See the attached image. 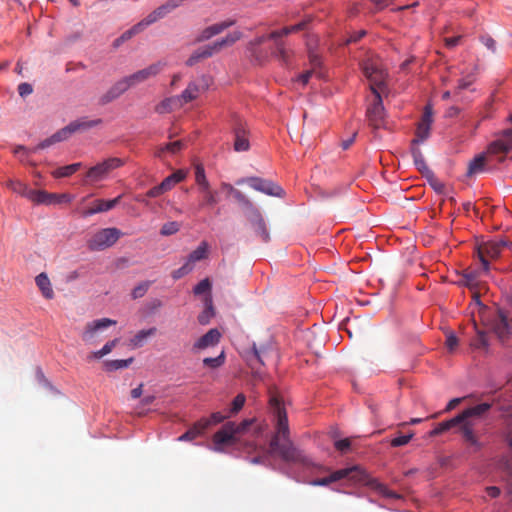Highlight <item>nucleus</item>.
I'll list each match as a JSON object with an SVG mask.
<instances>
[{
    "mask_svg": "<svg viewBox=\"0 0 512 512\" xmlns=\"http://www.w3.org/2000/svg\"><path fill=\"white\" fill-rule=\"evenodd\" d=\"M248 220L253 226L256 235L263 241L268 242L270 240L269 232L266 227V223L258 209L248 214Z\"/></svg>",
    "mask_w": 512,
    "mask_h": 512,
    "instance_id": "19",
    "label": "nucleus"
},
{
    "mask_svg": "<svg viewBox=\"0 0 512 512\" xmlns=\"http://www.w3.org/2000/svg\"><path fill=\"white\" fill-rule=\"evenodd\" d=\"M493 330L501 340H504L509 335L510 327L508 319L503 313H499L498 318L493 326Z\"/></svg>",
    "mask_w": 512,
    "mask_h": 512,
    "instance_id": "30",
    "label": "nucleus"
},
{
    "mask_svg": "<svg viewBox=\"0 0 512 512\" xmlns=\"http://www.w3.org/2000/svg\"><path fill=\"white\" fill-rule=\"evenodd\" d=\"M505 246L504 241H488L478 246L477 253L485 271L489 270V259L498 258Z\"/></svg>",
    "mask_w": 512,
    "mask_h": 512,
    "instance_id": "12",
    "label": "nucleus"
},
{
    "mask_svg": "<svg viewBox=\"0 0 512 512\" xmlns=\"http://www.w3.org/2000/svg\"><path fill=\"white\" fill-rule=\"evenodd\" d=\"M266 356V350L263 348L258 349L253 345L252 351L247 354L246 361L252 370L257 369L258 364H264L263 358Z\"/></svg>",
    "mask_w": 512,
    "mask_h": 512,
    "instance_id": "29",
    "label": "nucleus"
},
{
    "mask_svg": "<svg viewBox=\"0 0 512 512\" xmlns=\"http://www.w3.org/2000/svg\"><path fill=\"white\" fill-rule=\"evenodd\" d=\"M221 339V333L218 329L213 328L210 329L207 333H205L203 336H201L194 344H193V351L197 352L200 350H204L209 347L216 346Z\"/></svg>",
    "mask_w": 512,
    "mask_h": 512,
    "instance_id": "20",
    "label": "nucleus"
},
{
    "mask_svg": "<svg viewBox=\"0 0 512 512\" xmlns=\"http://www.w3.org/2000/svg\"><path fill=\"white\" fill-rule=\"evenodd\" d=\"M102 123L101 119L89 120L87 118H81L69 123L70 129L73 133L86 131L93 127H96Z\"/></svg>",
    "mask_w": 512,
    "mask_h": 512,
    "instance_id": "27",
    "label": "nucleus"
},
{
    "mask_svg": "<svg viewBox=\"0 0 512 512\" xmlns=\"http://www.w3.org/2000/svg\"><path fill=\"white\" fill-rule=\"evenodd\" d=\"M180 230V224L176 221L167 222L162 225L160 233L163 236H170Z\"/></svg>",
    "mask_w": 512,
    "mask_h": 512,
    "instance_id": "52",
    "label": "nucleus"
},
{
    "mask_svg": "<svg viewBox=\"0 0 512 512\" xmlns=\"http://www.w3.org/2000/svg\"><path fill=\"white\" fill-rule=\"evenodd\" d=\"M208 253V244L206 242H202L194 251H192L187 259V262H190L194 266V263L197 261H201L207 257Z\"/></svg>",
    "mask_w": 512,
    "mask_h": 512,
    "instance_id": "40",
    "label": "nucleus"
},
{
    "mask_svg": "<svg viewBox=\"0 0 512 512\" xmlns=\"http://www.w3.org/2000/svg\"><path fill=\"white\" fill-rule=\"evenodd\" d=\"M33 92L32 85L26 82L19 84L18 93L21 97H26Z\"/></svg>",
    "mask_w": 512,
    "mask_h": 512,
    "instance_id": "64",
    "label": "nucleus"
},
{
    "mask_svg": "<svg viewBox=\"0 0 512 512\" xmlns=\"http://www.w3.org/2000/svg\"><path fill=\"white\" fill-rule=\"evenodd\" d=\"M227 418L226 415H223L220 412H214L211 414L210 418H203L200 421H209V426L212 424H218L223 422Z\"/></svg>",
    "mask_w": 512,
    "mask_h": 512,
    "instance_id": "60",
    "label": "nucleus"
},
{
    "mask_svg": "<svg viewBox=\"0 0 512 512\" xmlns=\"http://www.w3.org/2000/svg\"><path fill=\"white\" fill-rule=\"evenodd\" d=\"M176 106H179L176 97L166 98L156 106V112L168 113Z\"/></svg>",
    "mask_w": 512,
    "mask_h": 512,
    "instance_id": "44",
    "label": "nucleus"
},
{
    "mask_svg": "<svg viewBox=\"0 0 512 512\" xmlns=\"http://www.w3.org/2000/svg\"><path fill=\"white\" fill-rule=\"evenodd\" d=\"M186 177V172L183 170H177L176 172L172 173L168 177H166L162 182V186L165 190V192L170 191L177 183H180L183 181Z\"/></svg>",
    "mask_w": 512,
    "mask_h": 512,
    "instance_id": "36",
    "label": "nucleus"
},
{
    "mask_svg": "<svg viewBox=\"0 0 512 512\" xmlns=\"http://www.w3.org/2000/svg\"><path fill=\"white\" fill-rule=\"evenodd\" d=\"M275 49L273 55L285 66L290 64L293 51L286 47L285 42L282 40H273Z\"/></svg>",
    "mask_w": 512,
    "mask_h": 512,
    "instance_id": "24",
    "label": "nucleus"
},
{
    "mask_svg": "<svg viewBox=\"0 0 512 512\" xmlns=\"http://www.w3.org/2000/svg\"><path fill=\"white\" fill-rule=\"evenodd\" d=\"M151 285L150 281H143L139 283L137 286L134 287V289L131 292V297L133 299H139L142 298L148 291L149 287Z\"/></svg>",
    "mask_w": 512,
    "mask_h": 512,
    "instance_id": "49",
    "label": "nucleus"
},
{
    "mask_svg": "<svg viewBox=\"0 0 512 512\" xmlns=\"http://www.w3.org/2000/svg\"><path fill=\"white\" fill-rule=\"evenodd\" d=\"M204 310L198 316V322L201 325H207L214 317V307L211 295L204 298Z\"/></svg>",
    "mask_w": 512,
    "mask_h": 512,
    "instance_id": "34",
    "label": "nucleus"
},
{
    "mask_svg": "<svg viewBox=\"0 0 512 512\" xmlns=\"http://www.w3.org/2000/svg\"><path fill=\"white\" fill-rule=\"evenodd\" d=\"M124 165V160L118 157H110L92 166L86 172V179L95 183L104 180L115 169Z\"/></svg>",
    "mask_w": 512,
    "mask_h": 512,
    "instance_id": "5",
    "label": "nucleus"
},
{
    "mask_svg": "<svg viewBox=\"0 0 512 512\" xmlns=\"http://www.w3.org/2000/svg\"><path fill=\"white\" fill-rule=\"evenodd\" d=\"M512 149V129L504 130L488 147L490 154H506Z\"/></svg>",
    "mask_w": 512,
    "mask_h": 512,
    "instance_id": "17",
    "label": "nucleus"
},
{
    "mask_svg": "<svg viewBox=\"0 0 512 512\" xmlns=\"http://www.w3.org/2000/svg\"><path fill=\"white\" fill-rule=\"evenodd\" d=\"M233 198L248 212V214L255 211L257 208L254 206V204L240 191L235 190L231 194Z\"/></svg>",
    "mask_w": 512,
    "mask_h": 512,
    "instance_id": "41",
    "label": "nucleus"
},
{
    "mask_svg": "<svg viewBox=\"0 0 512 512\" xmlns=\"http://www.w3.org/2000/svg\"><path fill=\"white\" fill-rule=\"evenodd\" d=\"M195 295L207 294L206 296L211 295V282L208 278L201 280L193 289Z\"/></svg>",
    "mask_w": 512,
    "mask_h": 512,
    "instance_id": "50",
    "label": "nucleus"
},
{
    "mask_svg": "<svg viewBox=\"0 0 512 512\" xmlns=\"http://www.w3.org/2000/svg\"><path fill=\"white\" fill-rule=\"evenodd\" d=\"M133 361V358L124 359V360H110L106 361L104 363L105 368L107 371H115L123 368H127L131 362Z\"/></svg>",
    "mask_w": 512,
    "mask_h": 512,
    "instance_id": "45",
    "label": "nucleus"
},
{
    "mask_svg": "<svg viewBox=\"0 0 512 512\" xmlns=\"http://www.w3.org/2000/svg\"><path fill=\"white\" fill-rule=\"evenodd\" d=\"M375 95L374 103L367 109V118L369 125L374 129H379L384 123V107L380 92L373 88Z\"/></svg>",
    "mask_w": 512,
    "mask_h": 512,
    "instance_id": "13",
    "label": "nucleus"
},
{
    "mask_svg": "<svg viewBox=\"0 0 512 512\" xmlns=\"http://www.w3.org/2000/svg\"><path fill=\"white\" fill-rule=\"evenodd\" d=\"M433 123V110L431 105H426L420 122L416 129V138L412 140V145H416L426 140L430 135L431 124Z\"/></svg>",
    "mask_w": 512,
    "mask_h": 512,
    "instance_id": "15",
    "label": "nucleus"
},
{
    "mask_svg": "<svg viewBox=\"0 0 512 512\" xmlns=\"http://www.w3.org/2000/svg\"><path fill=\"white\" fill-rule=\"evenodd\" d=\"M163 67L164 65L161 62L153 63L150 66L129 75L131 78L130 80H132V84L136 86L158 75L162 71Z\"/></svg>",
    "mask_w": 512,
    "mask_h": 512,
    "instance_id": "18",
    "label": "nucleus"
},
{
    "mask_svg": "<svg viewBox=\"0 0 512 512\" xmlns=\"http://www.w3.org/2000/svg\"><path fill=\"white\" fill-rule=\"evenodd\" d=\"M269 405L274 418V434L270 441L272 453L278 454L287 463L309 466L310 459L290 439L286 410L277 395H271Z\"/></svg>",
    "mask_w": 512,
    "mask_h": 512,
    "instance_id": "1",
    "label": "nucleus"
},
{
    "mask_svg": "<svg viewBox=\"0 0 512 512\" xmlns=\"http://www.w3.org/2000/svg\"><path fill=\"white\" fill-rule=\"evenodd\" d=\"M32 197V202L36 204H60V203H69L72 201L73 197L70 194H56V193H48L43 190H35V193H30Z\"/></svg>",
    "mask_w": 512,
    "mask_h": 512,
    "instance_id": "16",
    "label": "nucleus"
},
{
    "mask_svg": "<svg viewBox=\"0 0 512 512\" xmlns=\"http://www.w3.org/2000/svg\"><path fill=\"white\" fill-rule=\"evenodd\" d=\"M361 470L358 466H353L350 468H344L337 470L331 473L328 477L315 479L311 482L313 486H327L332 482H336L345 478L360 481L361 480Z\"/></svg>",
    "mask_w": 512,
    "mask_h": 512,
    "instance_id": "11",
    "label": "nucleus"
},
{
    "mask_svg": "<svg viewBox=\"0 0 512 512\" xmlns=\"http://www.w3.org/2000/svg\"><path fill=\"white\" fill-rule=\"evenodd\" d=\"M424 177H426V179L428 180L430 186L439 194L443 193L444 192V189H445V185L440 181L438 180L433 171H430V173H427L426 175H424Z\"/></svg>",
    "mask_w": 512,
    "mask_h": 512,
    "instance_id": "51",
    "label": "nucleus"
},
{
    "mask_svg": "<svg viewBox=\"0 0 512 512\" xmlns=\"http://www.w3.org/2000/svg\"><path fill=\"white\" fill-rule=\"evenodd\" d=\"M243 183H247L252 189L269 196H284V190L282 189V187L268 179H263L260 177H248L245 179H239L236 182L237 185H241Z\"/></svg>",
    "mask_w": 512,
    "mask_h": 512,
    "instance_id": "8",
    "label": "nucleus"
},
{
    "mask_svg": "<svg viewBox=\"0 0 512 512\" xmlns=\"http://www.w3.org/2000/svg\"><path fill=\"white\" fill-rule=\"evenodd\" d=\"M209 427V421H198L184 434L178 437V441H192L201 435Z\"/></svg>",
    "mask_w": 512,
    "mask_h": 512,
    "instance_id": "25",
    "label": "nucleus"
},
{
    "mask_svg": "<svg viewBox=\"0 0 512 512\" xmlns=\"http://www.w3.org/2000/svg\"><path fill=\"white\" fill-rule=\"evenodd\" d=\"M235 23H236L235 20L228 19V20L213 24V25L209 26V28L212 32V35L216 36V35L222 33L224 30L228 29L229 27L235 25Z\"/></svg>",
    "mask_w": 512,
    "mask_h": 512,
    "instance_id": "48",
    "label": "nucleus"
},
{
    "mask_svg": "<svg viewBox=\"0 0 512 512\" xmlns=\"http://www.w3.org/2000/svg\"><path fill=\"white\" fill-rule=\"evenodd\" d=\"M459 283L471 290H474L477 286V274L475 272H465Z\"/></svg>",
    "mask_w": 512,
    "mask_h": 512,
    "instance_id": "47",
    "label": "nucleus"
},
{
    "mask_svg": "<svg viewBox=\"0 0 512 512\" xmlns=\"http://www.w3.org/2000/svg\"><path fill=\"white\" fill-rule=\"evenodd\" d=\"M246 401V397L244 394H238L234 400L232 401V406L230 409L231 414L238 413L244 406Z\"/></svg>",
    "mask_w": 512,
    "mask_h": 512,
    "instance_id": "56",
    "label": "nucleus"
},
{
    "mask_svg": "<svg viewBox=\"0 0 512 512\" xmlns=\"http://www.w3.org/2000/svg\"><path fill=\"white\" fill-rule=\"evenodd\" d=\"M195 182L198 186L199 192L202 194V201L199 204V209L215 206L218 203L217 192L211 189L202 164L195 165Z\"/></svg>",
    "mask_w": 512,
    "mask_h": 512,
    "instance_id": "4",
    "label": "nucleus"
},
{
    "mask_svg": "<svg viewBox=\"0 0 512 512\" xmlns=\"http://www.w3.org/2000/svg\"><path fill=\"white\" fill-rule=\"evenodd\" d=\"M309 21H310L309 19H306V20L299 22L298 24L284 27L281 30L273 31L270 34H268V38L271 40H281L280 38L283 36H287L291 33H296V32L305 30L307 28Z\"/></svg>",
    "mask_w": 512,
    "mask_h": 512,
    "instance_id": "23",
    "label": "nucleus"
},
{
    "mask_svg": "<svg viewBox=\"0 0 512 512\" xmlns=\"http://www.w3.org/2000/svg\"><path fill=\"white\" fill-rule=\"evenodd\" d=\"M184 148V142L181 140L170 142L162 147H159L156 151V156L162 158L165 153L175 155Z\"/></svg>",
    "mask_w": 512,
    "mask_h": 512,
    "instance_id": "38",
    "label": "nucleus"
},
{
    "mask_svg": "<svg viewBox=\"0 0 512 512\" xmlns=\"http://www.w3.org/2000/svg\"><path fill=\"white\" fill-rule=\"evenodd\" d=\"M492 406V403L483 402L469 407L457 415L460 418V433L463 439L470 445L480 447V443L474 433V419L483 418Z\"/></svg>",
    "mask_w": 512,
    "mask_h": 512,
    "instance_id": "2",
    "label": "nucleus"
},
{
    "mask_svg": "<svg viewBox=\"0 0 512 512\" xmlns=\"http://www.w3.org/2000/svg\"><path fill=\"white\" fill-rule=\"evenodd\" d=\"M72 134H73V132L70 129V126L68 124L64 128L58 130L53 135H54V138L57 140V142H62L64 140L68 139Z\"/></svg>",
    "mask_w": 512,
    "mask_h": 512,
    "instance_id": "57",
    "label": "nucleus"
},
{
    "mask_svg": "<svg viewBox=\"0 0 512 512\" xmlns=\"http://www.w3.org/2000/svg\"><path fill=\"white\" fill-rule=\"evenodd\" d=\"M215 53L218 52L217 49L215 48L214 42L212 44L202 46L191 54V56L186 61V65L193 66L200 60L209 58L213 56Z\"/></svg>",
    "mask_w": 512,
    "mask_h": 512,
    "instance_id": "21",
    "label": "nucleus"
},
{
    "mask_svg": "<svg viewBox=\"0 0 512 512\" xmlns=\"http://www.w3.org/2000/svg\"><path fill=\"white\" fill-rule=\"evenodd\" d=\"M455 427H457L460 431V418H458V416L439 423L433 430L429 432V435L431 437L438 436Z\"/></svg>",
    "mask_w": 512,
    "mask_h": 512,
    "instance_id": "32",
    "label": "nucleus"
},
{
    "mask_svg": "<svg viewBox=\"0 0 512 512\" xmlns=\"http://www.w3.org/2000/svg\"><path fill=\"white\" fill-rule=\"evenodd\" d=\"M144 29H145V27L143 26V24L140 21L137 24H135L134 26H132L130 29L125 31L120 36L121 40H123L125 42V41L131 39L133 36H135V35L139 34L140 32H142Z\"/></svg>",
    "mask_w": 512,
    "mask_h": 512,
    "instance_id": "53",
    "label": "nucleus"
},
{
    "mask_svg": "<svg viewBox=\"0 0 512 512\" xmlns=\"http://www.w3.org/2000/svg\"><path fill=\"white\" fill-rule=\"evenodd\" d=\"M166 193L162 184L160 183L159 185L157 186H154L152 187L151 189H149L145 196L146 197H149V198H156V197H159L160 195Z\"/></svg>",
    "mask_w": 512,
    "mask_h": 512,
    "instance_id": "63",
    "label": "nucleus"
},
{
    "mask_svg": "<svg viewBox=\"0 0 512 512\" xmlns=\"http://www.w3.org/2000/svg\"><path fill=\"white\" fill-rule=\"evenodd\" d=\"M35 282L42 295L46 299H52L54 297V291L48 275L44 272L36 276Z\"/></svg>",
    "mask_w": 512,
    "mask_h": 512,
    "instance_id": "26",
    "label": "nucleus"
},
{
    "mask_svg": "<svg viewBox=\"0 0 512 512\" xmlns=\"http://www.w3.org/2000/svg\"><path fill=\"white\" fill-rule=\"evenodd\" d=\"M7 187H9L15 193H18L32 201V197L30 196V193H35V190L30 189L24 183H22L20 181H15V180H9L7 182Z\"/></svg>",
    "mask_w": 512,
    "mask_h": 512,
    "instance_id": "39",
    "label": "nucleus"
},
{
    "mask_svg": "<svg viewBox=\"0 0 512 512\" xmlns=\"http://www.w3.org/2000/svg\"><path fill=\"white\" fill-rule=\"evenodd\" d=\"M362 71L365 77L370 82V88L373 92V88L380 92L382 86L385 83L386 72L373 60H366L361 64Z\"/></svg>",
    "mask_w": 512,
    "mask_h": 512,
    "instance_id": "10",
    "label": "nucleus"
},
{
    "mask_svg": "<svg viewBox=\"0 0 512 512\" xmlns=\"http://www.w3.org/2000/svg\"><path fill=\"white\" fill-rule=\"evenodd\" d=\"M413 437H414L413 432H410L406 435L399 434L397 437H394L390 441V444L392 447H401V446L408 444Z\"/></svg>",
    "mask_w": 512,
    "mask_h": 512,
    "instance_id": "54",
    "label": "nucleus"
},
{
    "mask_svg": "<svg viewBox=\"0 0 512 512\" xmlns=\"http://www.w3.org/2000/svg\"><path fill=\"white\" fill-rule=\"evenodd\" d=\"M118 339L107 342L100 350L92 352L89 358L100 359L103 356L109 354L113 348L117 345Z\"/></svg>",
    "mask_w": 512,
    "mask_h": 512,
    "instance_id": "46",
    "label": "nucleus"
},
{
    "mask_svg": "<svg viewBox=\"0 0 512 512\" xmlns=\"http://www.w3.org/2000/svg\"><path fill=\"white\" fill-rule=\"evenodd\" d=\"M130 79L131 78L128 75L126 77H123L116 83H114L110 87V89L100 97L99 103L101 105H106V104L112 102L113 100L117 99L118 97H120L123 93H125L131 87H134V85L132 84V80H130Z\"/></svg>",
    "mask_w": 512,
    "mask_h": 512,
    "instance_id": "14",
    "label": "nucleus"
},
{
    "mask_svg": "<svg viewBox=\"0 0 512 512\" xmlns=\"http://www.w3.org/2000/svg\"><path fill=\"white\" fill-rule=\"evenodd\" d=\"M231 131L234 136L233 147L236 152H245L250 148L247 123L238 116L233 117Z\"/></svg>",
    "mask_w": 512,
    "mask_h": 512,
    "instance_id": "7",
    "label": "nucleus"
},
{
    "mask_svg": "<svg viewBox=\"0 0 512 512\" xmlns=\"http://www.w3.org/2000/svg\"><path fill=\"white\" fill-rule=\"evenodd\" d=\"M270 40L268 38V35H263L255 38L249 43V50L251 51L252 55L255 54V50L258 46L262 45L265 41Z\"/></svg>",
    "mask_w": 512,
    "mask_h": 512,
    "instance_id": "62",
    "label": "nucleus"
},
{
    "mask_svg": "<svg viewBox=\"0 0 512 512\" xmlns=\"http://www.w3.org/2000/svg\"><path fill=\"white\" fill-rule=\"evenodd\" d=\"M485 166V156L484 155H478L473 160L470 161L467 175L472 176L479 172H482Z\"/></svg>",
    "mask_w": 512,
    "mask_h": 512,
    "instance_id": "42",
    "label": "nucleus"
},
{
    "mask_svg": "<svg viewBox=\"0 0 512 512\" xmlns=\"http://www.w3.org/2000/svg\"><path fill=\"white\" fill-rule=\"evenodd\" d=\"M116 323L115 320L110 318H101L88 322L81 333V339L86 344H94L98 341L104 329L116 325Z\"/></svg>",
    "mask_w": 512,
    "mask_h": 512,
    "instance_id": "9",
    "label": "nucleus"
},
{
    "mask_svg": "<svg viewBox=\"0 0 512 512\" xmlns=\"http://www.w3.org/2000/svg\"><path fill=\"white\" fill-rule=\"evenodd\" d=\"M243 34L240 31H234L228 34L226 37L214 42L217 52L221 51L225 47L232 46L238 40L242 38Z\"/></svg>",
    "mask_w": 512,
    "mask_h": 512,
    "instance_id": "37",
    "label": "nucleus"
},
{
    "mask_svg": "<svg viewBox=\"0 0 512 512\" xmlns=\"http://www.w3.org/2000/svg\"><path fill=\"white\" fill-rule=\"evenodd\" d=\"M376 490L383 496L385 497H388V498H400V495L397 494L396 492L394 491H391L390 489H388L387 486H385L384 484H381V483H377L376 486H375Z\"/></svg>",
    "mask_w": 512,
    "mask_h": 512,
    "instance_id": "58",
    "label": "nucleus"
},
{
    "mask_svg": "<svg viewBox=\"0 0 512 512\" xmlns=\"http://www.w3.org/2000/svg\"><path fill=\"white\" fill-rule=\"evenodd\" d=\"M121 196L112 200L98 199L93 203V206L85 212V215H93L96 213L106 212L113 209L120 201Z\"/></svg>",
    "mask_w": 512,
    "mask_h": 512,
    "instance_id": "22",
    "label": "nucleus"
},
{
    "mask_svg": "<svg viewBox=\"0 0 512 512\" xmlns=\"http://www.w3.org/2000/svg\"><path fill=\"white\" fill-rule=\"evenodd\" d=\"M226 359L225 352L222 351L217 357H206L203 359V365L211 369H217L224 365Z\"/></svg>",
    "mask_w": 512,
    "mask_h": 512,
    "instance_id": "43",
    "label": "nucleus"
},
{
    "mask_svg": "<svg viewBox=\"0 0 512 512\" xmlns=\"http://www.w3.org/2000/svg\"><path fill=\"white\" fill-rule=\"evenodd\" d=\"M58 143L57 140L54 138V135L44 139L41 141L36 147L32 149L33 152L38 151L39 149H46L54 144Z\"/></svg>",
    "mask_w": 512,
    "mask_h": 512,
    "instance_id": "61",
    "label": "nucleus"
},
{
    "mask_svg": "<svg viewBox=\"0 0 512 512\" xmlns=\"http://www.w3.org/2000/svg\"><path fill=\"white\" fill-rule=\"evenodd\" d=\"M157 332V329L156 327H152V328H149V329H143V330H140L138 331L134 337H132L130 339V345L133 347V348H139V347H142L145 342L147 341V339L149 337H152L156 334Z\"/></svg>",
    "mask_w": 512,
    "mask_h": 512,
    "instance_id": "31",
    "label": "nucleus"
},
{
    "mask_svg": "<svg viewBox=\"0 0 512 512\" xmlns=\"http://www.w3.org/2000/svg\"><path fill=\"white\" fill-rule=\"evenodd\" d=\"M472 345L477 349L487 348L488 340L486 334L483 332H479L476 339L473 341Z\"/></svg>",
    "mask_w": 512,
    "mask_h": 512,
    "instance_id": "59",
    "label": "nucleus"
},
{
    "mask_svg": "<svg viewBox=\"0 0 512 512\" xmlns=\"http://www.w3.org/2000/svg\"><path fill=\"white\" fill-rule=\"evenodd\" d=\"M122 232L117 228H104L97 231L87 242L91 251H101L114 245Z\"/></svg>",
    "mask_w": 512,
    "mask_h": 512,
    "instance_id": "6",
    "label": "nucleus"
},
{
    "mask_svg": "<svg viewBox=\"0 0 512 512\" xmlns=\"http://www.w3.org/2000/svg\"><path fill=\"white\" fill-rule=\"evenodd\" d=\"M193 268H194V266L192 264H190V262L186 261V263L183 266H181L180 268H178L172 272V277L175 280L180 279L183 276L190 273L193 270Z\"/></svg>",
    "mask_w": 512,
    "mask_h": 512,
    "instance_id": "55",
    "label": "nucleus"
},
{
    "mask_svg": "<svg viewBox=\"0 0 512 512\" xmlns=\"http://www.w3.org/2000/svg\"><path fill=\"white\" fill-rule=\"evenodd\" d=\"M411 153L413 157V161L415 166L417 167L418 171L424 176L427 173H430V169L426 164L425 158L421 152V150L416 147L415 145H412Z\"/></svg>",
    "mask_w": 512,
    "mask_h": 512,
    "instance_id": "35",
    "label": "nucleus"
},
{
    "mask_svg": "<svg viewBox=\"0 0 512 512\" xmlns=\"http://www.w3.org/2000/svg\"><path fill=\"white\" fill-rule=\"evenodd\" d=\"M199 91H200V89H199L198 85H196L193 82L190 83L187 86V88L181 93V95L176 97L179 107L196 99L199 94Z\"/></svg>",
    "mask_w": 512,
    "mask_h": 512,
    "instance_id": "33",
    "label": "nucleus"
},
{
    "mask_svg": "<svg viewBox=\"0 0 512 512\" xmlns=\"http://www.w3.org/2000/svg\"><path fill=\"white\" fill-rule=\"evenodd\" d=\"M169 13H170V10L167 8V6L164 3L161 6L157 7L155 10H153L151 13H149L143 20H141V23L143 24V26L145 28H147L151 24L164 18Z\"/></svg>",
    "mask_w": 512,
    "mask_h": 512,
    "instance_id": "28",
    "label": "nucleus"
},
{
    "mask_svg": "<svg viewBox=\"0 0 512 512\" xmlns=\"http://www.w3.org/2000/svg\"><path fill=\"white\" fill-rule=\"evenodd\" d=\"M252 424V420H244L240 423L229 421L213 435V445L216 452H222L224 447L237 442L238 436L243 434Z\"/></svg>",
    "mask_w": 512,
    "mask_h": 512,
    "instance_id": "3",
    "label": "nucleus"
}]
</instances>
